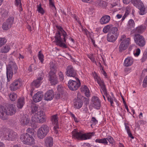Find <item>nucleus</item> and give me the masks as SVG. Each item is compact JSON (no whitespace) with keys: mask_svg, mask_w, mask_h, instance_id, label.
<instances>
[{"mask_svg":"<svg viewBox=\"0 0 147 147\" xmlns=\"http://www.w3.org/2000/svg\"><path fill=\"white\" fill-rule=\"evenodd\" d=\"M81 91L82 93L85 94L86 96L88 98L90 96V91L86 86H82L81 88ZM84 99L86 101V103H88L89 99L88 98H86L84 97Z\"/></svg>","mask_w":147,"mask_h":147,"instance_id":"obj_14","label":"nucleus"},{"mask_svg":"<svg viewBox=\"0 0 147 147\" xmlns=\"http://www.w3.org/2000/svg\"><path fill=\"white\" fill-rule=\"evenodd\" d=\"M16 3L15 4L17 6H19V10L20 11L22 10V8L21 4V0H15Z\"/></svg>","mask_w":147,"mask_h":147,"instance_id":"obj_48","label":"nucleus"},{"mask_svg":"<svg viewBox=\"0 0 147 147\" xmlns=\"http://www.w3.org/2000/svg\"><path fill=\"white\" fill-rule=\"evenodd\" d=\"M118 35V34H116L114 35L113 34H108L107 40V41L109 42H114L116 40Z\"/></svg>","mask_w":147,"mask_h":147,"instance_id":"obj_27","label":"nucleus"},{"mask_svg":"<svg viewBox=\"0 0 147 147\" xmlns=\"http://www.w3.org/2000/svg\"><path fill=\"white\" fill-rule=\"evenodd\" d=\"M96 142L100 143H102L104 144H107L108 142L107 138H104L102 139H97L95 140Z\"/></svg>","mask_w":147,"mask_h":147,"instance_id":"obj_39","label":"nucleus"},{"mask_svg":"<svg viewBox=\"0 0 147 147\" xmlns=\"http://www.w3.org/2000/svg\"><path fill=\"white\" fill-rule=\"evenodd\" d=\"M14 18L13 17H10L7 19L5 22L9 26H11L14 22Z\"/></svg>","mask_w":147,"mask_h":147,"instance_id":"obj_43","label":"nucleus"},{"mask_svg":"<svg viewBox=\"0 0 147 147\" xmlns=\"http://www.w3.org/2000/svg\"><path fill=\"white\" fill-rule=\"evenodd\" d=\"M125 128L127 130V131L128 134L129 136L132 139L134 138V137L131 133L129 127L127 125L126 123H125Z\"/></svg>","mask_w":147,"mask_h":147,"instance_id":"obj_40","label":"nucleus"},{"mask_svg":"<svg viewBox=\"0 0 147 147\" xmlns=\"http://www.w3.org/2000/svg\"><path fill=\"white\" fill-rule=\"evenodd\" d=\"M76 80H70L68 82V86L72 91H75L80 86L81 83L78 78L76 77Z\"/></svg>","mask_w":147,"mask_h":147,"instance_id":"obj_7","label":"nucleus"},{"mask_svg":"<svg viewBox=\"0 0 147 147\" xmlns=\"http://www.w3.org/2000/svg\"><path fill=\"white\" fill-rule=\"evenodd\" d=\"M25 103L24 98V97H21L18 99L17 102V107L19 109L22 108Z\"/></svg>","mask_w":147,"mask_h":147,"instance_id":"obj_29","label":"nucleus"},{"mask_svg":"<svg viewBox=\"0 0 147 147\" xmlns=\"http://www.w3.org/2000/svg\"><path fill=\"white\" fill-rule=\"evenodd\" d=\"M38 114L39 115V119L38 122L39 123H43L45 122L46 120V117L44 115L43 112L42 111H39L38 112Z\"/></svg>","mask_w":147,"mask_h":147,"instance_id":"obj_22","label":"nucleus"},{"mask_svg":"<svg viewBox=\"0 0 147 147\" xmlns=\"http://www.w3.org/2000/svg\"><path fill=\"white\" fill-rule=\"evenodd\" d=\"M140 50L139 48L137 49L136 51V53H134V55L135 56H138L140 53Z\"/></svg>","mask_w":147,"mask_h":147,"instance_id":"obj_59","label":"nucleus"},{"mask_svg":"<svg viewBox=\"0 0 147 147\" xmlns=\"http://www.w3.org/2000/svg\"><path fill=\"white\" fill-rule=\"evenodd\" d=\"M143 86L144 87H146L147 86V76L146 77L144 80Z\"/></svg>","mask_w":147,"mask_h":147,"instance_id":"obj_58","label":"nucleus"},{"mask_svg":"<svg viewBox=\"0 0 147 147\" xmlns=\"http://www.w3.org/2000/svg\"><path fill=\"white\" fill-rule=\"evenodd\" d=\"M50 68L51 71L49 73H56L57 72V69L55 65L53 63H50Z\"/></svg>","mask_w":147,"mask_h":147,"instance_id":"obj_38","label":"nucleus"},{"mask_svg":"<svg viewBox=\"0 0 147 147\" xmlns=\"http://www.w3.org/2000/svg\"><path fill=\"white\" fill-rule=\"evenodd\" d=\"M113 25L112 24H109L105 26L103 29V31L104 33H107L109 31L111 30Z\"/></svg>","mask_w":147,"mask_h":147,"instance_id":"obj_41","label":"nucleus"},{"mask_svg":"<svg viewBox=\"0 0 147 147\" xmlns=\"http://www.w3.org/2000/svg\"><path fill=\"white\" fill-rule=\"evenodd\" d=\"M29 121L30 119L28 116L24 115L21 118L20 122L22 125H26L29 123Z\"/></svg>","mask_w":147,"mask_h":147,"instance_id":"obj_25","label":"nucleus"},{"mask_svg":"<svg viewBox=\"0 0 147 147\" xmlns=\"http://www.w3.org/2000/svg\"><path fill=\"white\" fill-rule=\"evenodd\" d=\"M126 37V36L123 35L121 36L120 40L122 41L119 47V51L122 52L126 50L129 44L130 39L127 38L125 39Z\"/></svg>","mask_w":147,"mask_h":147,"instance_id":"obj_5","label":"nucleus"},{"mask_svg":"<svg viewBox=\"0 0 147 147\" xmlns=\"http://www.w3.org/2000/svg\"><path fill=\"white\" fill-rule=\"evenodd\" d=\"M49 5L50 7H51L53 9H56L54 5V0H49Z\"/></svg>","mask_w":147,"mask_h":147,"instance_id":"obj_55","label":"nucleus"},{"mask_svg":"<svg viewBox=\"0 0 147 147\" xmlns=\"http://www.w3.org/2000/svg\"><path fill=\"white\" fill-rule=\"evenodd\" d=\"M21 85V81L19 79L17 80H15L10 85L9 88L11 91H15L19 88Z\"/></svg>","mask_w":147,"mask_h":147,"instance_id":"obj_12","label":"nucleus"},{"mask_svg":"<svg viewBox=\"0 0 147 147\" xmlns=\"http://www.w3.org/2000/svg\"><path fill=\"white\" fill-rule=\"evenodd\" d=\"M57 28L58 29L57 32L56 33L55 37V40L56 44L61 47L67 48L65 43L66 42L67 34L66 32L60 26H57Z\"/></svg>","mask_w":147,"mask_h":147,"instance_id":"obj_1","label":"nucleus"},{"mask_svg":"<svg viewBox=\"0 0 147 147\" xmlns=\"http://www.w3.org/2000/svg\"><path fill=\"white\" fill-rule=\"evenodd\" d=\"M39 111L42 110H40V108H38V106L34 105L32 106L31 113L32 114L36 113H38V111Z\"/></svg>","mask_w":147,"mask_h":147,"instance_id":"obj_35","label":"nucleus"},{"mask_svg":"<svg viewBox=\"0 0 147 147\" xmlns=\"http://www.w3.org/2000/svg\"><path fill=\"white\" fill-rule=\"evenodd\" d=\"M127 28L128 29H131V28H134L135 26L134 22L132 19L129 20L127 25Z\"/></svg>","mask_w":147,"mask_h":147,"instance_id":"obj_33","label":"nucleus"},{"mask_svg":"<svg viewBox=\"0 0 147 147\" xmlns=\"http://www.w3.org/2000/svg\"><path fill=\"white\" fill-rule=\"evenodd\" d=\"M49 80L52 85H55L58 83V80L56 73H49Z\"/></svg>","mask_w":147,"mask_h":147,"instance_id":"obj_11","label":"nucleus"},{"mask_svg":"<svg viewBox=\"0 0 147 147\" xmlns=\"http://www.w3.org/2000/svg\"><path fill=\"white\" fill-rule=\"evenodd\" d=\"M9 97L11 101H14L17 98V95L16 93H11L9 95Z\"/></svg>","mask_w":147,"mask_h":147,"instance_id":"obj_42","label":"nucleus"},{"mask_svg":"<svg viewBox=\"0 0 147 147\" xmlns=\"http://www.w3.org/2000/svg\"><path fill=\"white\" fill-rule=\"evenodd\" d=\"M11 27L10 26L5 22L3 24L2 28L4 30H7L9 29Z\"/></svg>","mask_w":147,"mask_h":147,"instance_id":"obj_44","label":"nucleus"},{"mask_svg":"<svg viewBox=\"0 0 147 147\" xmlns=\"http://www.w3.org/2000/svg\"><path fill=\"white\" fill-rule=\"evenodd\" d=\"M36 67L35 65L32 64L28 68V71L30 72L32 71L33 70H36Z\"/></svg>","mask_w":147,"mask_h":147,"instance_id":"obj_51","label":"nucleus"},{"mask_svg":"<svg viewBox=\"0 0 147 147\" xmlns=\"http://www.w3.org/2000/svg\"><path fill=\"white\" fill-rule=\"evenodd\" d=\"M91 121L92 123L95 124H96L98 123V121L94 117L92 118Z\"/></svg>","mask_w":147,"mask_h":147,"instance_id":"obj_62","label":"nucleus"},{"mask_svg":"<svg viewBox=\"0 0 147 147\" xmlns=\"http://www.w3.org/2000/svg\"><path fill=\"white\" fill-rule=\"evenodd\" d=\"M37 10L38 12L42 14H43L45 13L44 9L41 7V4H39V5H37Z\"/></svg>","mask_w":147,"mask_h":147,"instance_id":"obj_46","label":"nucleus"},{"mask_svg":"<svg viewBox=\"0 0 147 147\" xmlns=\"http://www.w3.org/2000/svg\"><path fill=\"white\" fill-rule=\"evenodd\" d=\"M66 75L68 76L75 78L77 75L76 71L72 66H68L66 69Z\"/></svg>","mask_w":147,"mask_h":147,"instance_id":"obj_13","label":"nucleus"},{"mask_svg":"<svg viewBox=\"0 0 147 147\" xmlns=\"http://www.w3.org/2000/svg\"><path fill=\"white\" fill-rule=\"evenodd\" d=\"M145 28V26L140 25L136 28L135 30V32L136 34H141L144 32Z\"/></svg>","mask_w":147,"mask_h":147,"instance_id":"obj_28","label":"nucleus"},{"mask_svg":"<svg viewBox=\"0 0 147 147\" xmlns=\"http://www.w3.org/2000/svg\"><path fill=\"white\" fill-rule=\"evenodd\" d=\"M57 114L55 115L51 116V120L53 123L57 127H58V121Z\"/></svg>","mask_w":147,"mask_h":147,"instance_id":"obj_31","label":"nucleus"},{"mask_svg":"<svg viewBox=\"0 0 147 147\" xmlns=\"http://www.w3.org/2000/svg\"><path fill=\"white\" fill-rule=\"evenodd\" d=\"M107 138V140L110 143H113L114 141V140L113 139V138H111V136H109Z\"/></svg>","mask_w":147,"mask_h":147,"instance_id":"obj_60","label":"nucleus"},{"mask_svg":"<svg viewBox=\"0 0 147 147\" xmlns=\"http://www.w3.org/2000/svg\"><path fill=\"white\" fill-rule=\"evenodd\" d=\"M43 79V78L42 77H38L37 79L31 83V88L34 89V87H38L40 86V82Z\"/></svg>","mask_w":147,"mask_h":147,"instance_id":"obj_19","label":"nucleus"},{"mask_svg":"<svg viewBox=\"0 0 147 147\" xmlns=\"http://www.w3.org/2000/svg\"><path fill=\"white\" fill-rule=\"evenodd\" d=\"M72 136L78 140H85L90 139L92 136L93 133L83 134L81 131L78 132L74 129L72 132Z\"/></svg>","mask_w":147,"mask_h":147,"instance_id":"obj_3","label":"nucleus"},{"mask_svg":"<svg viewBox=\"0 0 147 147\" xmlns=\"http://www.w3.org/2000/svg\"><path fill=\"white\" fill-rule=\"evenodd\" d=\"M6 41V40L4 38H0V47L5 44Z\"/></svg>","mask_w":147,"mask_h":147,"instance_id":"obj_53","label":"nucleus"},{"mask_svg":"<svg viewBox=\"0 0 147 147\" xmlns=\"http://www.w3.org/2000/svg\"><path fill=\"white\" fill-rule=\"evenodd\" d=\"M38 57L40 62L42 63L43 61L44 56L43 54L41 53L40 51L39 52Z\"/></svg>","mask_w":147,"mask_h":147,"instance_id":"obj_52","label":"nucleus"},{"mask_svg":"<svg viewBox=\"0 0 147 147\" xmlns=\"http://www.w3.org/2000/svg\"><path fill=\"white\" fill-rule=\"evenodd\" d=\"M57 90L60 92L62 93L63 91V88L61 86L58 85L57 87Z\"/></svg>","mask_w":147,"mask_h":147,"instance_id":"obj_61","label":"nucleus"},{"mask_svg":"<svg viewBox=\"0 0 147 147\" xmlns=\"http://www.w3.org/2000/svg\"><path fill=\"white\" fill-rule=\"evenodd\" d=\"M26 131L27 133L26 134H27L29 135H32H32H34V130L32 128H28L27 129Z\"/></svg>","mask_w":147,"mask_h":147,"instance_id":"obj_50","label":"nucleus"},{"mask_svg":"<svg viewBox=\"0 0 147 147\" xmlns=\"http://www.w3.org/2000/svg\"><path fill=\"white\" fill-rule=\"evenodd\" d=\"M95 5L98 7L104 8L107 6V3L101 0H97L95 2Z\"/></svg>","mask_w":147,"mask_h":147,"instance_id":"obj_20","label":"nucleus"},{"mask_svg":"<svg viewBox=\"0 0 147 147\" xmlns=\"http://www.w3.org/2000/svg\"><path fill=\"white\" fill-rule=\"evenodd\" d=\"M83 103L82 100L79 98L74 100V107L77 109L81 108Z\"/></svg>","mask_w":147,"mask_h":147,"instance_id":"obj_21","label":"nucleus"},{"mask_svg":"<svg viewBox=\"0 0 147 147\" xmlns=\"http://www.w3.org/2000/svg\"><path fill=\"white\" fill-rule=\"evenodd\" d=\"M147 59V56L143 55V57L141 59V61L142 62H144Z\"/></svg>","mask_w":147,"mask_h":147,"instance_id":"obj_63","label":"nucleus"},{"mask_svg":"<svg viewBox=\"0 0 147 147\" xmlns=\"http://www.w3.org/2000/svg\"><path fill=\"white\" fill-rule=\"evenodd\" d=\"M93 75L94 79L96 81H97L98 83L102 80H101L100 77L98 76L97 74L95 72H94L93 74Z\"/></svg>","mask_w":147,"mask_h":147,"instance_id":"obj_49","label":"nucleus"},{"mask_svg":"<svg viewBox=\"0 0 147 147\" xmlns=\"http://www.w3.org/2000/svg\"><path fill=\"white\" fill-rule=\"evenodd\" d=\"M133 63V59L132 58L128 57L125 60L124 65L125 66L128 67L131 65Z\"/></svg>","mask_w":147,"mask_h":147,"instance_id":"obj_24","label":"nucleus"},{"mask_svg":"<svg viewBox=\"0 0 147 147\" xmlns=\"http://www.w3.org/2000/svg\"><path fill=\"white\" fill-rule=\"evenodd\" d=\"M54 93L52 90H49L45 94L44 99L46 100H51L54 97Z\"/></svg>","mask_w":147,"mask_h":147,"instance_id":"obj_17","label":"nucleus"},{"mask_svg":"<svg viewBox=\"0 0 147 147\" xmlns=\"http://www.w3.org/2000/svg\"><path fill=\"white\" fill-rule=\"evenodd\" d=\"M132 3L135 6H138V7L143 4L140 0H131Z\"/></svg>","mask_w":147,"mask_h":147,"instance_id":"obj_45","label":"nucleus"},{"mask_svg":"<svg viewBox=\"0 0 147 147\" xmlns=\"http://www.w3.org/2000/svg\"><path fill=\"white\" fill-rule=\"evenodd\" d=\"M6 111V108L0 107V118L3 120H7L8 118Z\"/></svg>","mask_w":147,"mask_h":147,"instance_id":"obj_18","label":"nucleus"},{"mask_svg":"<svg viewBox=\"0 0 147 147\" xmlns=\"http://www.w3.org/2000/svg\"><path fill=\"white\" fill-rule=\"evenodd\" d=\"M20 139L24 144H26L30 145L35 143L34 140L32 136L25 133L21 135Z\"/></svg>","mask_w":147,"mask_h":147,"instance_id":"obj_6","label":"nucleus"},{"mask_svg":"<svg viewBox=\"0 0 147 147\" xmlns=\"http://www.w3.org/2000/svg\"><path fill=\"white\" fill-rule=\"evenodd\" d=\"M88 57L94 63H96L94 56L92 54L88 55Z\"/></svg>","mask_w":147,"mask_h":147,"instance_id":"obj_57","label":"nucleus"},{"mask_svg":"<svg viewBox=\"0 0 147 147\" xmlns=\"http://www.w3.org/2000/svg\"><path fill=\"white\" fill-rule=\"evenodd\" d=\"M6 75L7 82H9L12 78L13 72L17 73L18 69L17 65L14 60L9 59L8 64L7 65Z\"/></svg>","mask_w":147,"mask_h":147,"instance_id":"obj_2","label":"nucleus"},{"mask_svg":"<svg viewBox=\"0 0 147 147\" xmlns=\"http://www.w3.org/2000/svg\"><path fill=\"white\" fill-rule=\"evenodd\" d=\"M33 114V115L32 116L31 119L32 121L34 122H38L39 117L38 113H36Z\"/></svg>","mask_w":147,"mask_h":147,"instance_id":"obj_37","label":"nucleus"},{"mask_svg":"<svg viewBox=\"0 0 147 147\" xmlns=\"http://www.w3.org/2000/svg\"><path fill=\"white\" fill-rule=\"evenodd\" d=\"M10 49V46L9 45H6L3 47L1 49V52L6 53H8Z\"/></svg>","mask_w":147,"mask_h":147,"instance_id":"obj_32","label":"nucleus"},{"mask_svg":"<svg viewBox=\"0 0 147 147\" xmlns=\"http://www.w3.org/2000/svg\"><path fill=\"white\" fill-rule=\"evenodd\" d=\"M92 104L94 108L99 109L100 107V103L99 98L97 97L93 96L92 100Z\"/></svg>","mask_w":147,"mask_h":147,"instance_id":"obj_15","label":"nucleus"},{"mask_svg":"<svg viewBox=\"0 0 147 147\" xmlns=\"http://www.w3.org/2000/svg\"><path fill=\"white\" fill-rule=\"evenodd\" d=\"M98 84H99V86L100 87L102 90V91L103 94H107V90L104 81L102 80L98 83Z\"/></svg>","mask_w":147,"mask_h":147,"instance_id":"obj_30","label":"nucleus"},{"mask_svg":"<svg viewBox=\"0 0 147 147\" xmlns=\"http://www.w3.org/2000/svg\"><path fill=\"white\" fill-rule=\"evenodd\" d=\"M118 30L117 28L116 27H113L111 29V32L113 34H114L115 35L116 34H118Z\"/></svg>","mask_w":147,"mask_h":147,"instance_id":"obj_47","label":"nucleus"},{"mask_svg":"<svg viewBox=\"0 0 147 147\" xmlns=\"http://www.w3.org/2000/svg\"><path fill=\"white\" fill-rule=\"evenodd\" d=\"M105 95L106 96L108 101L110 102L111 105L112 106V104L113 103V99L111 98V96H110L109 95H108L107 93V94Z\"/></svg>","mask_w":147,"mask_h":147,"instance_id":"obj_56","label":"nucleus"},{"mask_svg":"<svg viewBox=\"0 0 147 147\" xmlns=\"http://www.w3.org/2000/svg\"><path fill=\"white\" fill-rule=\"evenodd\" d=\"M110 17L108 15H105L102 17L100 20V22L102 24H106L109 22Z\"/></svg>","mask_w":147,"mask_h":147,"instance_id":"obj_26","label":"nucleus"},{"mask_svg":"<svg viewBox=\"0 0 147 147\" xmlns=\"http://www.w3.org/2000/svg\"><path fill=\"white\" fill-rule=\"evenodd\" d=\"M131 12V8L129 6H127L126 8L125 11L124 15L122 18V20L123 21L125 18L128 16Z\"/></svg>","mask_w":147,"mask_h":147,"instance_id":"obj_36","label":"nucleus"},{"mask_svg":"<svg viewBox=\"0 0 147 147\" xmlns=\"http://www.w3.org/2000/svg\"><path fill=\"white\" fill-rule=\"evenodd\" d=\"M138 7L140 10L139 13L140 15H143L146 13V12L145 10V8L143 3L141 4V5L139 6Z\"/></svg>","mask_w":147,"mask_h":147,"instance_id":"obj_34","label":"nucleus"},{"mask_svg":"<svg viewBox=\"0 0 147 147\" xmlns=\"http://www.w3.org/2000/svg\"><path fill=\"white\" fill-rule=\"evenodd\" d=\"M43 96V94L42 92H38L33 97L34 101L37 102L40 101L42 99Z\"/></svg>","mask_w":147,"mask_h":147,"instance_id":"obj_16","label":"nucleus"},{"mask_svg":"<svg viewBox=\"0 0 147 147\" xmlns=\"http://www.w3.org/2000/svg\"><path fill=\"white\" fill-rule=\"evenodd\" d=\"M6 110L7 116L13 115L15 114L16 111L15 106L12 104H9L6 108Z\"/></svg>","mask_w":147,"mask_h":147,"instance_id":"obj_10","label":"nucleus"},{"mask_svg":"<svg viewBox=\"0 0 147 147\" xmlns=\"http://www.w3.org/2000/svg\"><path fill=\"white\" fill-rule=\"evenodd\" d=\"M45 145L47 147H51L53 144V138L50 137H47L45 139Z\"/></svg>","mask_w":147,"mask_h":147,"instance_id":"obj_23","label":"nucleus"},{"mask_svg":"<svg viewBox=\"0 0 147 147\" xmlns=\"http://www.w3.org/2000/svg\"><path fill=\"white\" fill-rule=\"evenodd\" d=\"M130 1V0H123V3L126 4H129Z\"/></svg>","mask_w":147,"mask_h":147,"instance_id":"obj_64","label":"nucleus"},{"mask_svg":"<svg viewBox=\"0 0 147 147\" xmlns=\"http://www.w3.org/2000/svg\"><path fill=\"white\" fill-rule=\"evenodd\" d=\"M18 137L17 133L11 131L4 133L3 138L5 140L12 141L16 140Z\"/></svg>","mask_w":147,"mask_h":147,"instance_id":"obj_8","label":"nucleus"},{"mask_svg":"<svg viewBox=\"0 0 147 147\" xmlns=\"http://www.w3.org/2000/svg\"><path fill=\"white\" fill-rule=\"evenodd\" d=\"M59 80L61 81H63L64 80V76L62 72H59L58 74Z\"/></svg>","mask_w":147,"mask_h":147,"instance_id":"obj_54","label":"nucleus"},{"mask_svg":"<svg viewBox=\"0 0 147 147\" xmlns=\"http://www.w3.org/2000/svg\"><path fill=\"white\" fill-rule=\"evenodd\" d=\"M135 42L140 47H143L145 44L146 41L144 37L139 34H135L134 38Z\"/></svg>","mask_w":147,"mask_h":147,"instance_id":"obj_9","label":"nucleus"},{"mask_svg":"<svg viewBox=\"0 0 147 147\" xmlns=\"http://www.w3.org/2000/svg\"><path fill=\"white\" fill-rule=\"evenodd\" d=\"M49 127L47 125L43 124L38 129L37 134L38 137L40 139L44 138L49 131Z\"/></svg>","mask_w":147,"mask_h":147,"instance_id":"obj_4","label":"nucleus"}]
</instances>
